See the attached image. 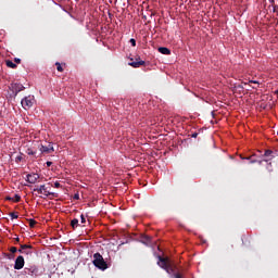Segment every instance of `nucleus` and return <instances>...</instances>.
Returning <instances> with one entry per match:
<instances>
[{
    "instance_id": "obj_24",
    "label": "nucleus",
    "mask_w": 278,
    "mask_h": 278,
    "mask_svg": "<svg viewBox=\"0 0 278 278\" xmlns=\"http://www.w3.org/2000/svg\"><path fill=\"white\" fill-rule=\"evenodd\" d=\"M13 240H14V244H18V242H21V238L18 237H15Z\"/></svg>"
},
{
    "instance_id": "obj_14",
    "label": "nucleus",
    "mask_w": 278,
    "mask_h": 278,
    "mask_svg": "<svg viewBox=\"0 0 278 278\" xmlns=\"http://www.w3.org/2000/svg\"><path fill=\"white\" fill-rule=\"evenodd\" d=\"M241 160H249L250 164H255L257 162V160H254L253 156H247L243 157L242 155H240Z\"/></svg>"
},
{
    "instance_id": "obj_15",
    "label": "nucleus",
    "mask_w": 278,
    "mask_h": 278,
    "mask_svg": "<svg viewBox=\"0 0 278 278\" xmlns=\"http://www.w3.org/2000/svg\"><path fill=\"white\" fill-rule=\"evenodd\" d=\"M5 64H7V66H8L9 68H16V67H17V65H16L14 62L10 61V60H8V61L5 62Z\"/></svg>"
},
{
    "instance_id": "obj_21",
    "label": "nucleus",
    "mask_w": 278,
    "mask_h": 278,
    "mask_svg": "<svg viewBox=\"0 0 278 278\" xmlns=\"http://www.w3.org/2000/svg\"><path fill=\"white\" fill-rule=\"evenodd\" d=\"M17 251H18V249L16 247L10 248V252L11 253H16Z\"/></svg>"
},
{
    "instance_id": "obj_28",
    "label": "nucleus",
    "mask_w": 278,
    "mask_h": 278,
    "mask_svg": "<svg viewBox=\"0 0 278 278\" xmlns=\"http://www.w3.org/2000/svg\"><path fill=\"white\" fill-rule=\"evenodd\" d=\"M199 136V132L191 134V138H197Z\"/></svg>"
},
{
    "instance_id": "obj_10",
    "label": "nucleus",
    "mask_w": 278,
    "mask_h": 278,
    "mask_svg": "<svg viewBox=\"0 0 278 278\" xmlns=\"http://www.w3.org/2000/svg\"><path fill=\"white\" fill-rule=\"evenodd\" d=\"M144 61H134V59H130V62L128 63L132 68H140V66H144Z\"/></svg>"
},
{
    "instance_id": "obj_33",
    "label": "nucleus",
    "mask_w": 278,
    "mask_h": 278,
    "mask_svg": "<svg viewBox=\"0 0 278 278\" xmlns=\"http://www.w3.org/2000/svg\"><path fill=\"white\" fill-rule=\"evenodd\" d=\"M47 166H51V164H53L51 161H48L47 163Z\"/></svg>"
},
{
    "instance_id": "obj_3",
    "label": "nucleus",
    "mask_w": 278,
    "mask_h": 278,
    "mask_svg": "<svg viewBox=\"0 0 278 278\" xmlns=\"http://www.w3.org/2000/svg\"><path fill=\"white\" fill-rule=\"evenodd\" d=\"M38 148L40 153H43L45 155H49L50 153H53V151H55V149H53V143H41Z\"/></svg>"
},
{
    "instance_id": "obj_31",
    "label": "nucleus",
    "mask_w": 278,
    "mask_h": 278,
    "mask_svg": "<svg viewBox=\"0 0 278 278\" xmlns=\"http://www.w3.org/2000/svg\"><path fill=\"white\" fill-rule=\"evenodd\" d=\"M15 160L16 162H21V160H23V156H17Z\"/></svg>"
},
{
    "instance_id": "obj_20",
    "label": "nucleus",
    "mask_w": 278,
    "mask_h": 278,
    "mask_svg": "<svg viewBox=\"0 0 278 278\" xmlns=\"http://www.w3.org/2000/svg\"><path fill=\"white\" fill-rule=\"evenodd\" d=\"M26 153H27V155H36V151H34L31 149H27Z\"/></svg>"
},
{
    "instance_id": "obj_2",
    "label": "nucleus",
    "mask_w": 278,
    "mask_h": 278,
    "mask_svg": "<svg viewBox=\"0 0 278 278\" xmlns=\"http://www.w3.org/2000/svg\"><path fill=\"white\" fill-rule=\"evenodd\" d=\"M34 192H38V194H43L45 197H58V193L51 192V187H47V185H40L39 188L34 189Z\"/></svg>"
},
{
    "instance_id": "obj_13",
    "label": "nucleus",
    "mask_w": 278,
    "mask_h": 278,
    "mask_svg": "<svg viewBox=\"0 0 278 278\" xmlns=\"http://www.w3.org/2000/svg\"><path fill=\"white\" fill-rule=\"evenodd\" d=\"M71 227H72V229H77V227H79V219H77V218L72 219Z\"/></svg>"
},
{
    "instance_id": "obj_26",
    "label": "nucleus",
    "mask_w": 278,
    "mask_h": 278,
    "mask_svg": "<svg viewBox=\"0 0 278 278\" xmlns=\"http://www.w3.org/2000/svg\"><path fill=\"white\" fill-rule=\"evenodd\" d=\"M273 12L276 13V14H278V7H277V5H274V7H273Z\"/></svg>"
},
{
    "instance_id": "obj_7",
    "label": "nucleus",
    "mask_w": 278,
    "mask_h": 278,
    "mask_svg": "<svg viewBox=\"0 0 278 278\" xmlns=\"http://www.w3.org/2000/svg\"><path fill=\"white\" fill-rule=\"evenodd\" d=\"M11 90L16 94H18V92H23V90H25V86H23L21 83H13L11 84Z\"/></svg>"
},
{
    "instance_id": "obj_1",
    "label": "nucleus",
    "mask_w": 278,
    "mask_h": 278,
    "mask_svg": "<svg viewBox=\"0 0 278 278\" xmlns=\"http://www.w3.org/2000/svg\"><path fill=\"white\" fill-rule=\"evenodd\" d=\"M92 264L93 266H96V268H99L100 270H108V263L103 258V255H101V253L99 252L93 254Z\"/></svg>"
},
{
    "instance_id": "obj_9",
    "label": "nucleus",
    "mask_w": 278,
    "mask_h": 278,
    "mask_svg": "<svg viewBox=\"0 0 278 278\" xmlns=\"http://www.w3.org/2000/svg\"><path fill=\"white\" fill-rule=\"evenodd\" d=\"M264 162H270V160L275 159V152L273 150H265L263 154Z\"/></svg>"
},
{
    "instance_id": "obj_23",
    "label": "nucleus",
    "mask_w": 278,
    "mask_h": 278,
    "mask_svg": "<svg viewBox=\"0 0 278 278\" xmlns=\"http://www.w3.org/2000/svg\"><path fill=\"white\" fill-rule=\"evenodd\" d=\"M80 223L84 225L86 223V217L84 214L80 215Z\"/></svg>"
},
{
    "instance_id": "obj_25",
    "label": "nucleus",
    "mask_w": 278,
    "mask_h": 278,
    "mask_svg": "<svg viewBox=\"0 0 278 278\" xmlns=\"http://www.w3.org/2000/svg\"><path fill=\"white\" fill-rule=\"evenodd\" d=\"M130 45H131V47H136V39L131 38L130 39Z\"/></svg>"
},
{
    "instance_id": "obj_12",
    "label": "nucleus",
    "mask_w": 278,
    "mask_h": 278,
    "mask_svg": "<svg viewBox=\"0 0 278 278\" xmlns=\"http://www.w3.org/2000/svg\"><path fill=\"white\" fill-rule=\"evenodd\" d=\"M159 53H162L163 55H170V49H168L166 47H160Z\"/></svg>"
},
{
    "instance_id": "obj_17",
    "label": "nucleus",
    "mask_w": 278,
    "mask_h": 278,
    "mask_svg": "<svg viewBox=\"0 0 278 278\" xmlns=\"http://www.w3.org/2000/svg\"><path fill=\"white\" fill-rule=\"evenodd\" d=\"M267 163V170H268V173H273V162H270V161H268V162H266Z\"/></svg>"
},
{
    "instance_id": "obj_5",
    "label": "nucleus",
    "mask_w": 278,
    "mask_h": 278,
    "mask_svg": "<svg viewBox=\"0 0 278 278\" xmlns=\"http://www.w3.org/2000/svg\"><path fill=\"white\" fill-rule=\"evenodd\" d=\"M33 249H34V247H31L29 244H20V249L17 251H18V253H22L23 255H31Z\"/></svg>"
},
{
    "instance_id": "obj_35",
    "label": "nucleus",
    "mask_w": 278,
    "mask_h": 278,
    "mask_svg": "<svg viewBox=\"0 0 278 278\" xmlns=\"http://www.w3.org/2000/svg\"><path fill=\"white\" fill-rule=\"evenodd\" d=\"M74 199H79V194H75V195H74Z\"/></svg>"
},
{
    "instance_id": "obj_34",
    "label": "nucleus",
    "mask_w": 278,
    "mask_h": 278,
    "mask_svg": "<svg viewBox=\"0 0 278 278\" xmlns=\"http://www.w3.org/2000/svg\"><path fill=\"white\" fill-rule=\"evenodd\" d=\"M7 201H14V198L8 197V198H7Z\"/></svg>"
},
{
    "instance_id": "obj_6",
    "label": "nucleus",
    "mask_w": 278,
    "mask_h": 278,
    "mask_svg": "<svg viewBox=\"0 0 278 278\" xmlns=\"http://www.w3.org/2000/svg\"><path fill=\"white\" fill-rule=\"evenodd\" d=\"M24 267H25V257H23V255H20L15 260L14 269L22 270V268Z\"/></svg>"
},
{
    "instance_id": "obj_18",
    "label": "nucleus",
    "mask_w": 278,
    "mask_h": 278,
    "mask_svg": "<svg viewBox=\"0 0 278 278\" xmlns=\"http://www.w3.org/2000/svg\"><path fill=\"white\" fill-rule=\"evenodd\" d=\"M28 223H29V227L31 229H34V227H36L37 222L35 219H28Z\"/></svg>"
},
{
    "instance_id": "obj_29",
    "label": "nucleus",
    "mask_w": 278,
    "mask_h": 278,
    "mask_svg": "<svg viewBox=\"0 0 278 278\" xmlns=\"http://www.w3.org/2000/svg\"><path fill=\"white\" fill-rule=\"evenodd\" d=\"M15 64H21V59H14Z\"/></svg>"
},
{
    "instance_id": "obj_22",
    "label": "nucleus",
    "mask_w": 278,
    "mask_h": 278,
    "mask_svg": "<svg viewBox=\"0 0 278 278\" xmlns=\"http://www.w3.org/2000/svg\"><path fill=\"white\" fill-rule=\"evenodd\" d=\"M10 216L12 219L18 218V214H16V213H10Z\"/></svg>"
},
{
    "instance_id": "obj_16",
    "label": "nucleus",
    "mask_w": 278,
    "mask_h": 278,
    "mask_svg": "<svg viewBox=\"0 0 278 278\" xmlns=\"http://www.w3.org/2000/svg\"><path fill=\"white\" fill-rule=\"evenodd\" d=\"M55 66H56V71H59V73H64V68L62 67V64H60V62H56Z\"/></svg>"
},
{
    "instance_id": "obj_4",
    "label": "nucleus",
    "mask_w": 278,
    "mask_h": 278,
    "mask_svg": "<svg viewBox=\"0 0 278 278\" xmlns=\"http://www.w3.org/2000/svg\"><path fill=\"white\" fill-rule=\"evenodd\" d=\"M21 103L24 110H29L30 108L34 106V97L31 96L25 97L24 99H22Z\"/></svg>"
},
{
    "instance_id": "obj_19",
    "label": "nucleus",
    "mask_w": 278,
    "mask_h": 278,
    "mask_svg": "<svg viewBox=\"0 0 278 278\" xmlns=\"http://www.w3.org/2000/svg\"><path fill=\"white\" fill-rule=\"evenodd\" d=\"M20 202H21V195L15 194V195L13 197V203H20Z\"/></svg>"
},
{
    "instance_id": "obj_11",
    "label": "nucleus",
    "mask_w": 278,
    "mask_h": 278,
    "mask_svg": "<svg viewBox=\"0 0 278 278\" xmlns=\"http://www.w3.org/2000/svg\"><path fill=\"white\" fill-rule=\"evenodd\" d=\"M25 275H36L38 273V267L37 266H30L26 267L24 269Z\"/></svg>"
},
{
    "instance_id": "obj_32",
    "label": "nucleus",
    "mask_w": 278,
    "mask_h": 278,
    "mask_svg": "<svg viewBox=\"0 0 278 278\" xmlns=\"http://www.w3.org/2000/svg\"><path fill=\"white\" fill-rule=\"evenodd\" d=\"M250 84H260V83L256 80H250Z\"/></svg>"
},
{
    "instance_id": "obj_30",
    "label": "nucleus",
    "mask_w": 278,
    "mask_h": 278,
    "mask_svg": "<svg viewBox=\"0 0 278 278\" xmlns=\"http://www.w3.org/2000/svg\"><path fill=\"white\" fill-rule=\"evenodd\" d=\"M60 186H61L60 182H58V181L54 182V188H60Z\"/></svg>"
},
{
    "instance_id": "obj_8",
    "label": "nucleus",
    "mask_w": 278,
    "mask_h": 278,
    "mask_svg": "<svg viewBox=\"0 0 278 278\" xmlns=\"http://www.w3.org/2000/svg\"><path fill=\"white\" fill-rule=\"evenodd\" d=\"M40 179V175L38 174H27L26 181L28 184H36Z\"/></svg>"
},
{
    "instance_id": "obj_27",
    "label": "nucleus",
    "mask_w": 278,
    "mask_h": 278,
    "mask_svg": "<svg viewBox=\"0 0 278 278\" xmlns=\"http://www.w3.org/2000/svg\"><path fill=\"white\" fill-rule=\"evenodd\" d=\"M263 162H265L264 159H263V160H260V161L256 160V163H255V164H260V166H262Z\"/></svg>"
}]
</instances>
